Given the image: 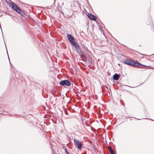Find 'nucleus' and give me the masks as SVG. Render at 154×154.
I'll return each mask as SVG.
<instances>
[{
    "label": "nucleus",
    "instance_id": "nucleus-10",
    "mask_svg": "<svg viewBox=\"0 0 154 154\" xmlns=\"http://www.w3.org/2000/svg\"><path fill=\"white\" fill-rule=\"evenodd\" d=\"M11 6L12 8L15 11H16V10H17V9L18 7L17 6V5L14 4V3H12L11 4Z\"/></svg>",
    "mask_w": 154,
    "mask_h": 154
},
{
    "label": "nucleus",
    "instance_id": "nucleus-4",
    "mask_svg": "<svg viewBox=\"0 0 154 154\" xmlns=\"http://www.w3.org/2000/svg\"><path fill=\"white\" fill-rule=\"evenodd\" d=\"M60 84L62 86L65 85L68 86H69L71 85V83L69 80H65L61 81L60 82Z\"/></svg>",
    "mask_w": 154,
    "mask_h": 154
},
{
    "label": "nucleus",
    "instance_id": "nucleus-6",
    "mask_svg": "<svg viewBox=\"0 0 154 154\" xmlns=\"http://www.w3.org/2000/svg\"><path fill=\"white\" fill-rule=\"evenodd\" d=\"M67 37L68 39L71 43L72 42H73L75 41V39L70 34H68L67 35Z\"/></svg>",
    "mask_w": 154,
    "mask_h": 154
},
{
    "label": "nucleus",
    "instance_id": "nucleus-14",
    "mask_svg": "<svg viewBox=\"0 0 154 154\" xmlns=\"http://www.w3.org/2000/svg\"><path fill=\"white\" fill-rule=\"evenodd\" d=\"M144 119H146L145 118H144ZM146 119H150V120H152V121H154V120H152V119H150V118H146Z\"/></svg>",
    "mask_w": 154,
    "mask_h": 154
},
{
    "label": "nucleus",
    "instance_id": "nucleus-15",
    "mask_svg": "<svg viewBox=\"0 0 154 154\" xmlns=\"http://www.w3.org/2000/svg\"><path fill=\"white\" fill-rule=\"evenodd\" d=\"M7 53H8V51H7ZM8 53V59H9V60L10 61V59H9V56H8V53Z\"/></svg>",
    "mask_w": 154,
    "mask_h": 154
},
{
    "label": "nucleus",
    "instance_id": "nucleus-9",
    "mask_svg": "<svg viewBox=\"0 0 154 154\" xmlns=\"http://www.w3.org/2000/svg\"><path fill=\"white\" fill-rule=\"evenodd\" d=\"M108 148L111 154H116V152L112 149L111 147L109 146L108 147Z\"/></svg>",
    "mask_w": 154,
    "mask_h": 154
},
{
    "label": "nucleus",
    "instance_id": "nucleus-5",
    "mask_svg": "<svg viewBox=\"0 0 154 154\" xmlns=\"http://www.w3.org/2000/svg\"><path fill=\"white\" fill-rule=\"evenodd\" d=\"M88 17L90 19L92 20H95L97 19V17L92 14L88 13L87 15Z\"/></svg>",
    "mask_w": 154,
    "mask_h": 154
},
{
    "label": "nucleus",
    "instance_id": "nucleus-12",
    "mask_svg": "<svg viewBox=\"0 0 154 154\" xmlns=\"http://www.w3.org/2000/svg\"><path fill=\"white\" fill-rule=\"evenodd\" d=\"M84 48L86 51H89L88 48L87 47H86V46L84 45Z\"/></svg>",
    "mask_w": 154,
    "mask_h": 154
},
{
    "label": "nucleus",
    "instance_id": "nucleus-13",
    "mask_svg": "<svg viewBox=\"0 0 154 154\" xmlns=\"http://www.w3.org/2000/svg\"><path fill=\"white\" fill-rule=\"evenodd\" d=\"M64 149L65 152L66 153H68V152L67 149H66V148H65Z\"/></svg>",
    "mask_w": 154,
    "mask_h": 154
},
{
    "label": "nucleus",
    "instance_id": "nucleus-16",
    "mask_svg": "<svg viewBox=\"0 0 154 154\" xmlns=\"http://www.w3.org/2000/svg\"><path fill=\"white\" fill-rule=\"evenodd\" d=\"M137 119V120H140V119Z\"/></svg>",
    "mask_w": 154,
    "mask_h": 154
},
{
    "label": "nucleus",
    "instance_id": "nucleus-1",
    "mask_svg": "<svg viewBox=\"0 0 154 154\" xmlns=\"http://www.w3.org/2000/svg\"><path fill=\"white\" fill-rule=\"evenodd\" d=\"M131 66L133 67H138L140 69H146L148 67L149 69H154V68L151 67L150 66H147L141 64L137 61H135L132 60V63H131Z\"/></svg>",
    "mask_w": 154,
    "mask_h": 154
},
{
    "label": "nucleus",
    "instance_id": "nucleus-2",
    "mask_svg": "<svg viewBox=\"0 0 154 154\" xmlns=\"http://www.w3.org/2000/svg\"><path fill=\"white\" fill-rule=\"evenodd\" d=\"M71 44L75 47V50L77 53L79 54H82L83 52L82 51L81 48H80L79 44L75 42V41L72 42Z\"/></svg>",
    "mask_w": 154,
    "mask_h": 154
},
{
    "label": "nucleus",
    "instance_id": "nucleus-11",
    "mask_svg": "<svg viewBox=\"0 0 154 154\" xmlns=\"http://www.w3.org/2000/svg\"><path fill=\"white\" fill-rule=\"evenodd\" d=\"M18 14H20L21 13V11L20 9L18 7L17 9V10L15 11Z\"/></svg>",
    "mask_w": 154,
    "mask_h": 154
},
{
    "label": "nucleus",
    "instance_id": "nucleus-8",
    "mask_svg": "<svg viewBox=\"0 0 154 154\" xmlns=\"http://www.w3.org/2000/svg\"><path fill=\"white\" fill-rule=\"evenodd\" d=\"M120 77V75L117 73H115L113 75V79L115 80H118Z\"/></svg>",
    "mask_w": 154,
    "mask_h": 154
},
{
    "label": "nucleus",
    "instance_id": "nucleus-7",
    "mask_svg": "<svg viewBox=\"0 0 154 154\" xmlns=\"http://www.w3.org/2000/svg\"><path fill=\"white\" fill-rule=\"evenodd\" d=\"M132 60H125L123 61V63L128 65L131 66Z\"/></svg>",
    "mask_w": 154,
    "mask_h": 154
},
{
    "label": "nucleus",
    "instance_id": "nucleus-3",
    "mask_svg": "<svg viewBox=\"0 0 154 154\" xmlns=\"http://www.w3.org/2000/svg\"><path fill=\"white\" fill-rule=\"evenodd\" d=\"M74 141L75 143V145L76 146H77V148L79 149H81L82 147V144L81 142L76 139H74Z\"/></svg>",
    "mask_w": 154,
    "mask_h": 154
},
{
    "label": "nucleus",
    "instance_id": "nucleus-17",
    "mask_svg": "<svg viewBox=\"0 0 154 154\" xmlns=\"http://www.w3.org/2000/svg\"><path fill=\"white\" fill-rule=\"evenodd\" d=\"M66 154H69V153L68 152V153H66Z\"/></svg>",
    "mask_w": 154,
    "mask_h": 154
}]
</instances>
